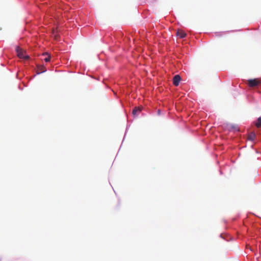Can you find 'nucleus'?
I'll return each instance as SVG.
<instances>
[{"mask_svg": "<svg viewBox=\"0 0 261 261\" xmlns=\"http://www.w3.org/2000/svg\"><path fill=\"white\" fill-rule=\"evenodd\" d=\"M47 55L46 53L43 54V56H44V55Z\"/></svg>", "mask_w": 261, "mask_h": 261, "instance_id": "obj_10", "label": "nucleus"}, {"mask_svg": "<svg viewBox=\"0 0 261 261\" xmlns=\"http://www.w3.org/2000/svg\"><path fill=\"white\" fill-rule=\"evenodd\" d=\"M44 60L46 62H48L50 60V56L45 58Z\"/></svg>", "mask_w": 261, "mask_h": 261, "instance_id": "obj_9", "label": "nucleus"}, {"mask_svg": "<svg viewBox=\"0 0 261 261\" xmlns=\"http://www.w3.org/2000/svg\"><path fill=\"white\" fill-rule=\"evenodd\" d=\"M248 85L250 87L257 86L261 83V79H254L248 80Z\"/></svg>", "mask_w": 261, "mask_h": 261, "instance_id": "obj_1", "label": "nucleus"}, {"mask_svg": "<svg viewBox=\"0 0 261 261\" xmlns=\"http://www.w3.org/2000/svg\"><path fill=\"white\" fill-rule=\"evenodd\" d=\"M142 110V107H135L133 110L132 113L134 116L138 115L139 113L141 112Z\"/></svg>", "mask_w": 261, "mask_h": 261, "instance_id": "obj_5", "label": "nucleus"}, {"mask_svg": "<svg viewBox=\"0 0 261 261\" xmlns=\"http://www.w3.org/2000/svg\"><path fill=\"white\" fill-rule=\"evenodd\" d=\"M181 80L180 76L179 75H176L174 76L173 79V83L174 86H177Z\"/></svg>", "mask_w": 261, "mask_h": 261, "instance_id": "obj_4", "label": "nucleus"}, {"mask_svg": "<svg viewBox=\"0 0 261 261\" xmlns=\"http://www.w3.org/2000/svg\"><path fill=\"white\" fill-rule=\"evenodd\" d=\"M176 36L178 38L182 39L186 37L187 34H176Z\"/></svg>", "mask_w": 261, "mask_h": 261, "instance_id": "obj_8", "label": "nucleus"}, {"mask_svg": "<svg viewBox=\"0 0 261 261\" xmlns=\"http://www.w3.org/2000/svg\"><path fill=\"white\" fill-rule=\"evenodd\" d=\"M46 71L45 67L43 65H38L37 64L36 73L39 74Z\"/></svg>", "mask_w": 261, "mask_h": 261, "instance_id": "obj_3", "label": "nucleus"}, {"mask_svg": "<svg viewBox=\"0 0 261 261\" xmlns=\"http://www.w3.org/2000/svg\"><path fill=\"white\" fill-rule=\"evenodd\" d=\"M16 51L17 53V56L20 59H24L28 60L29 59V56L27 55H24V53L22 49L19 46H17L16 48Z\"/></svg>", "mask_w": 261, "mask_h": 261, "instance_id": "obj_2", "label": "nucleus"}, {"mask_svg": "<svg viewBox=\"0 0 261 261\" xmlns=\"http://www.w3.org/2000/svg\"><path fill=\"white\" fill-rule=\"evenodd\" d=\"M255 125L258 128L261 127V117H259V118H258L256 122L255 123Z\"/></svg>", "mask_w": 261, "mask_h": 261, "instance_id": "obj_7", "label": "nucleus"}, {"mask_svg": "<svg viewBox=\"0 0 261 261\" xmlns=\"http://www.w3.org/2000/svg\"><path fill=\"white\" fill-rule=\"evenodd\" d=\"M255 137H256V135H255V133L251 132L248 135V139L250 141H253L254 140Z\"/></svg>", "mask_w": 261, "mask_h": 261, "instance_id": "obj_6", "label": "nucleus"}]
</instances>
